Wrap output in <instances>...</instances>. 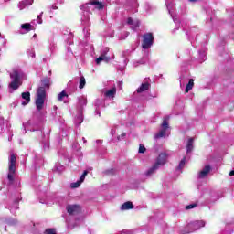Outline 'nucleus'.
I'll use <instances>...</instances> for the list:
<instances>
[{
  "label": "nucleus",
  "mask_w": 234,
  "mask_h": 234,
  "mask_svg": "<svg viewBox=\"0 0 234 234\" xmlns=\"http://www.w3.org/2000/svg\"><path fill=\"white\" fill-rule=\"evenodd\" d=\"M42 86L37 90V98L35 101L37 111H42L47 99V89H50V79L46 77L41 80Z\"/></svg>",
  "instance_id": "f257e3e1"
},
{
  "label": "nucleus",
  "mask_w": 234,
  "mask_h": 234,
  "mask_svg": "<svg viewBox=\"0 0 234 234\" xmlns=\"http://www.w3.org/2000/svg\"><path fill=\"white\" fill-rule=\"evenodd\" d=\"M11 82L9 83V89L12 90H17L23 85V80H21V73L17 69H14L13 72L9 74Z\"/></svg>",
  "instance_id": "f03ea898"
},
{
  "label": "nucleus",
  "mask_w": 234,
  "mask_h": 234,
  "mask_svg": "<svg viewBox=\"0 0 234 234\" xmlns=\"http://www.w3.org/2000/svg\"><path fill=\"white\" fill-rule=\"evenodd\" d=\"M17 164V154L11 153L9 157V167H8V175L7 179L9 182H14V175H16V170L17 169L16 167V165Z\"/></svg>",
  "instance_id": "7ed1b4c3"
},
{
  "label": "nucleus",
  "mask_w": 234,
  "mask_h": 234,
  "mask_svg": "<svg viewBox=\"0 0 234 234\" xmlns=\"http://www.w3.org/2000/svg\"><path fill=\"white\" fill-rule=\"evenodd\" d=\"M154 41V37L153 36V33H145L143 36L142 48H144V50L151 48Z\"/></svg>",
  "instance_id": "20e7f679"
},
{
  "label": "nucleus",
  "mask_w": 234,
  "mask_h": 234,
  "mask_svg": "<svg viewBox=\"0 0 234 234\" xmlns=\"http://www.w3.org/2000/svg\"><path fill=\"white\" fill-rule=\"evenodd\" d=\"M161 127H162V130L155 134L156 140L160 138H164L165 136V133H167V128L169 127V117H165L163 119Z\"/></svg>",
  "instance_id": "39448f33"
},
{
  "label": "nucleus",
  "mask_w": 234,
  "mask_h": 234,
  "mask_svg": "<svg viewBox=\"0 0 234 234\" xmlns=\"http://www.w3.org/2000/svg\"><path fill=\"white\" fill-rule=\"evenodd\" d=\"M66 211L69 215H80L81 213V206L80 205H68Z\"/></svg>",
  "instance_id": "423d86ee"
},
{
  "label": "nucleus",
  "mask_w": 234,
  "mask_h": 234,
  "mask_svg": "<svg viewBox=\"0 0 234 234\" xmlns=\"http://www.w3.org/2000/svg\"><path fill=\"white\" fill-rule=\"evenodd\" d=\"M166 162H167V154H165V153H161V154L158 155V157H157L156 162L154 163V165L160 167V165H165Z\"/></svg>",
  "instance_id": "0eeeda50"
},
{
  "label": "nucleus",
  "mask_w": 234,
  "mask_h": 234,
  "mask_svg": "<svg viewBox=\"0 0 234 234\" xmlns=\"http://www.w3.org/2000/svg\"><path fill=\"white\" fill-rule=\"evenodd\" d=\"M206 226V222L204 220H197V221H193L189 223V228H192V229H200V228H204Z\"/></svg>",
  "instance_id": "6e6552de"
},
{
  "label": "nucleus",
  "mask_w": 234,
  "mask_h": 234,
  "mask_svg": "<svg viewBox=\"0 0 234 234\" xmlns=\"http://www.w3.org/2000/svg\"><path fill=\"white\" fill-rule=\"evenodd\" d=\"M95 61L97 65H100L101 61H104V63H109V61H111V57L107 56V52H104L99 58H97Z\"/></svg>",
  "instance_id": "1a4fd4ad"
},
{
  "label": "nucleus",
  "mask_w": 234,
  "mask_h": 234,
  "mask_svg": "<svg viewBox=\"0 0 234 234\" xmlns=\"http://www.w3.org/2000/svg\"><path fill=\"white\" fill-rule=\"evenodd\" d=\"M209 173H211V166L207 165L199 172L198 178H206Z\"/></svg>",
  "instance_id": "9d476101"
},
{
  "label": "nucleus",
  "mask_w": 234,
  "mask_h": 234,
  "mask_svg": "<svg viewBox=\"0 0 234 234\" xmlns=\"http://www.w3.org/2000/svg\"><path fill=\"white\" fill-rule=\"evenodd\" d=\"M149 87L151 84L149 82L143 83L141 86L136 90L138 94H142V92H145V90H149Z\"/></svg>",
  "instance_id": "9b49d317"
},
{
  "label": "nucleus",
  "mask_w": 234,
  "mask_h": 234,
  "mask_svg": "<svg viewBox=\"0 0 234 234\" xmlns=\"http://www.w3.org/2000/svg\"><path fill=\"white\" fill-rule=\"evenodd\" d=\"M158 169H160V166L155 165V163L153 165L152 167H150L148 169V171H146L145 176H151V175H154V173H156V171H158Z\"/></svg>",
  "instance_id": "f8f14e48"
},
{
  "label": "nucleus",
  "mask_w": 234,
  "mask_h": 234,
  "mask_svg": "<svg viewBox=\"0 0 234 234\" xmlns=\"http://www.w3.org/2000/svg\"><path fill=\"white\" fill-rule=\"evenodd\" d=\"M121 209L122 211H126L128 209H134V205L133 204V202L127 201L122 205Z\"/></svg>",
  "instance_id": "ddd939ff"
},
{
  "label": "nucleus",
  "mask_w": 234,
  "mask_h": 234,
  "mask_svg": "<svg viewBox=\"0 0 234 234\" xmlns=\"http://www.w3.org/2000/svg\"><path fill=\"white\" fill-rule=\"evenodd\" d=\"M193 87H195V80L190 79L188 83L186 84V88L185 90L186 94H187V92H189V90H192Z\"/></svg>",
  "instance_id": "4468645a"
},
{
  "label": "nucleus",
  "mask_w": 234,
  "mask_h": 234,
  "mask_svg": "<svg viewBox=\"0 0 234 234\" xmlns=\"http://www.w3.org/2000/svg\"><path fill=\"white\" fill-rule=\"evenodd\" d=\"M104 96H106V98H114V96H116V88H112L111 90H107L104 93Z\"/></svg>",
  "instance_id": "2eb2a0df"
},
{
  "label": "nucleus",
  "mask_w": 234,
  "mask_h": 234,
  "mask_svg": "<svg viewBox=\"0 0 234 234\" xmlns=\"http://www.w3.org/2000/svg\"><path fill=\"white\" fill-rule=\"evenodd\" d=\"M195 142V139L193 137L188 139L187 144H186V153H191L193 151V143Z\"/></svg>",
  "instance_id": "dca6fc26"
},
{
  "label": "nucleus",
  "mask_w": 234,
  "mask_h": 234,
  "mask_svg": "<svg viewBox=\"0 0 234 234\" xmlns=\"http://www.w3.org/2000/svg\"><path fill=\"white\" fill-rule=\"evenodd\" d=\"M78 105L80 109H83V107H85V105H87V99L85 97L79 98Z\"/></svg>",
  "instance_id": "f3484780"
},
{
  "label": "nucleus",
  "mask_w": 234,
  "mask_h": 234,
  "mask_svg": "<svg viewBox=\"0 0 234 234\" xmlns=\"http://www.w3.org/2000/svg\"><path fill=\"white\" fill-rule=\"evenodd\" d=\"M21 28L27 32H30V30H32V25L30 23H25L21 25Z\"/></svg>",
  "instance_id": "a211bd4d"
},
{
  "label": "nucleus",
  "mask_w": 234,
  "mask_h": 234,
  "mask_svg": "<svg viewBox=\"0 0 234 234\" xmlns=\"http://www.w3.org/2000/svg\"><path fill=\"white\" fill-rule=\"evenodd\" d=\"M64 98H69V94H67V92H65V90L61 91L58 95V101H63Z\"/></svg>",
  "instance_id": "6ab92c4d"
},
{
  "label": "nucleus",
  "mask_w": 234,
  "mask_h": 234,
  "mask_svg": "<svg viewBox=\"0 0 234 234\" xmlns=\"http://www.w3.org/2000/svg\"><path fill=\"white\" fill-rule=\"evenodd\" d=\"M22 98L23 100H25L27 102H30V92L27 91V92H23L22 93Z\"/></svg>",
  "instance_id": "aec40b11"
},
{
  "label": "nucleus",
  "mask_w": 234,
  "mask_h": 234,
  "mask_svg": "<svg viewBox=\"0 0 234 234\" xmlns=\"http://www.w3.org/2000/svg\"><path fill=\"white\" fill-rule=\"evenodd\" d=\"M87 81L85 80V77H80V85H79V89H83L86 85Z\"/></svg>",
  "instance_id": "412c9836"
},
{
  "label": "nucleus",
  "mask_w": 234,
  "mask_h": 234,
  "mask_svg": "<svg viewBox=\"0 0 234 234\" xmlns=\"http://www.w3.org/2000/svg\"><path fill=\"white\" fill-rule=\"evenodd\" d=\"M186 156L183 157V159L179 163L178 169H184V167H186Z\"/></svg>",
  "instance_id": "4be33fe9"
},
{
  "label": "nucleus",
  "mask_w": 234,
  "mask_h": 234,
  "mask_svg": "<svg viewBox=\"0 0 234 234\" xmlns=\"http://www.w3.org/2000/svg\"><path fill=\"white\" fill-rule=\"evenodd\" d=\"M87 175H89V171L85 170V171L83 172V174L81 175V176H80L79 182H80L81 184H82V182H85V176H86Z\"/></svg>",
  "instance_id": "5701e85b"
},
{
  "label": "nucleus",
  "mask_w": 234,
  "mask_h": 234,
  "mask_svg": "<svg viewBox=\"0 0 234 234\" xmlns=\"http://www.w3.org/2000/svg\"><path fill=\"white\" fill-rule=\"evenodd\" d=\"M44 234H58V233L56 232V229H47L44 231Z\"/></svg>",
  "instance_id": "b1692460"
},
{
  "label": "nucleus",
  "mask_w": 234,
  "mask_h": 234,
  "mask_svg": "<svg viewBox=\"0 0 234 234\" xmlns=\"http://www.w3.org/2000/svg\"><path fill=\"white\" fill-rule=\"evenodd\" d=\"M95 8L97 10H103L105 8V5H103L102 2H99V4H97V5H95Z\"/></svg>",
  "instance_id": "393cba45"
},
{
  "label": "nucleus",
  "mask_w": 234,
  "mask_h": 234,
  "mask_svg": "<svg viewBox=\"0 0 234 234\" xmlns=\"http://www.w3.org/2000/svg\"><path fill=\"white\" fill-rule=\"evenodd\" d=\"M132 26H133L132 27L133 30H136V28L140 27V21L137 20V21L133 22V25H132Z\"/></svg>",
  "instance_id": "a878e982"
},
{
  "label": "nucleus",
  "mask_w": 234,
  "mask_h": 234,
  "mask_svg": "<svg viewBox=\"0 0 234 234\" xmlns=\"http://www.w3.org/2000/svg\"><path fill=\"white\" fill-rule=\"evenodd\" d=\"M197 206H198V204H197V203L190 204V205H187V206L186 207V210L195 209V207H197Z\"/></svg>",
  "instance_id": "bb28decb"
},
{
  "label": "nucleus",
  "mask_w": 234,
  "mask_h": 234,
  "mask_svg": "<svg viewBox=\"0 0 234 234\" xmlns=\"http://www.w3.org/2000/svg\"><path fill=\"white\" fill-rule=\"evenodd\" d=\"M79 186H81L80 181H77V182L71 184L72 189L78 188Z\"/></svg>",
  "instance_id": "cd10ccee"
},
{
  "label": "nucleus",
  "mask_w": 234,
  "mask_h": 234,
  "mask_svg": "<svg viewBox=\"0 0 234 234\" xmlns=\"http://www.w3.org/2000/svg\"><path fill=\"white\" fill-rule=\"evenodd\" d=\"M145 151H146L145 146L144 144H140L139 145V153L144 154V153H145Z\"/></svg>",
  "instance_id": "c85d7f7f"
},
{
  "label": "nucleus",
  "mask_w": 234,
  "mask_h": 234,
  "mask_svg": "<svg viewBox=\"0 0 234 234\" xmlns=\"http://www.w3.org/2000/svg\"><path fill=\"white\" fill-rule=\"evenodd\" d=\"M100 1L98 0H90V5H91L92 6H96L97 5H99Z\"/></svg>",
  "instance_id": "c756f323"
},
{
  "label": "nucleus",
  "mask_w": 234,
  "mask_h": 234,
  "mask_svg": "<svg viewBox=\"0 0 234 234\" xmlns=\"http://www.w3.org/2000/svg\"><path fill=\"white\" fill-rule=\"evenodd\" d=\"M127 24H128V25H134V20H133L131 17H129V18L127 19Z\"/></svg>",
  "instance_id": "7c9ffc66"
},
{
  "label": "nucleus",
  "mask_w": 234,
  "mask_h": 234,
  "mask_svg": "<svg viewBox=\"0 0 234 234\" xmlns=\"http://www.w3.org/2000/svg\"><path fill=\"white\" fill-rule=\"evenodd\" d=\"M125 136H127V133H122L120 136H118V140H120L121 138H125Z\"/></svg>",
  "instance_id": "2f4dec72"
},
{
  "label": "nucleus",
  "mask_w": 234,
  "mask_h": 234,
  "mask_svg": "<svg viewBox=\"0 0 234 234\" xmlns=\"http://www.w3.org/2000/svg\"><path fill=\"white\" fill-rule=\"evenodd\" d=\"M28 103H30V102H27V101H26L22 102V105L25 107V105H28Z\"/></svg>",
  "instance_id": "473e14b6"
},
{
  "label": "nucleus",
  "mask_w": 234,
  "mask_h": 234,
  "mask_svg": "<svg viewBox=\"0 0 234 234\" xmlns=\"http://www.w3.org/2000/svg\"><path fill=\"white\" fill-rule=\"evenodd\" d=\"M229 176H234V170H231V171L229 172Z\"/></svg>",
  "instance_id": "72a5a7b5"
},
{
  "label": "nucleus",
  "mask_w": 234,
  "mask_h": 234,
  "mask_svg": "<svg viewBox=\"0 0 234 234\" xmlns=\"http://www.w3.org/2000/svg\"><path fill=\"white\" fill-rule=\"evenodd\" d=\"M112 171H114V170H108V171H106V173H112Z\"/></svg>",
  "instance_id": "f704fd0d"
},
{
  "label": "nucleus",
  "mask_w": 234,
  "mask_h": 234,
  "mask_svg": "<svg viewBox=\"0 0 234 234\" xmlns=\"http://www.w3.org/2000/svg\"><path fill=\"white\" fill-rule=\"evenodd\" d=\"M190 3H195L197 0H189Z\"/></svg>",
  "instance_id": "c9c22d12"
}]
</instances>
